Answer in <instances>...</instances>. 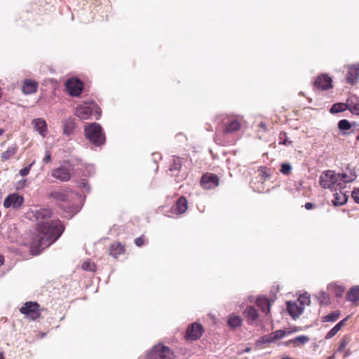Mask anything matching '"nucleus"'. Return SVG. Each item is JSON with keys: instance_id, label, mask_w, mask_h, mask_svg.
<instances>
[{"instance_id": "1", "label": "nucleus", "mask_w": 359, "mask_h": 359, "mask_svg": "<svg viewBox=\"0 0 359 359\" xmlns=\"http://www.w3.org/2000/svg\"><path fill=\"white\" fill-rule=\"evenodd\" d=\"M51 215L52 210L49 208H41L34 212L37 225V234L31 244L34 255H38L40 251L53 243L64 231V226L60 220H48Z\"/></svg>"}, {"instance_id": "2", "label": "nucleus", "mask_w": 359, "mask_h": 359, "mask_svg": "<svg viewBox=\"0 0 359 359\" xmlns=\"http://www.w3.org/2000/svg\"><path fill=\"white\" fill-rule=\"evenodd\" d=\"M319 183L322 188L328 189L332 191H337L338 189H344L346 187L339 182L338 174L331 170L323 172L320 176Z\"/></svg>"}, {"instance_id": "3", "label": "nucleus", "mask_w": 359, "mask_h": 359, "mask_svg": "<svg viewBox=\"0 0 359 359\" xmlns=\"http://www.w3.org/2000/svg\"><path fill=\"white\" fill-rule=\"evenodd\" d=\"M85 135L89 141L95 146H100L105 142L104 135L98 123H91L85 128Z\"/></svg>"}, {"instance_id": "4", "label": "nucleus", "mask_w": 359, "mask_h": 359, "mask_svg": "<svg viewBox=\"0 0 359 359\" xmlns=\"http://www.w3.org/2000/svg\"><path fill=\"white\" fill-rule=\"evenodd\" d=\"M147 359H175V355L169 347L158 344L147 354Z\"/></svg>"}, {"instance_id": "5", "label": "nucleus", "mask_w": 359, "mask_h": 359, "mask_svg": "<svg viewBox=\"0 0 359 359\" xmlns=\"http://www.w3.org/2000/svg\"><path fill=\"white\" fill-rule=\"evenodd\" d=\"M93 110L97 114V119H98L101 110L94 102H85L83 104L79 105L76 108L75 115L80 119L86 120L90 116Z\"/></svg>"}, {"instance_id": "6", "label": "nucleus", "mask_w": 359, "mask_h": 359, "mask_svg": "<svg viewBox=\"0 0 359 359\" xmlns=\"http://www.w3.org/2000/svg\"><path fill=\"white\" fill-rule=\"evenodd\" d=\"M72 169V166L69 163H65L54 169L52 171V176L61 182H67L71 178Z\"/></svg>"}, {"instance_id": "7", "label": "nucleus", "mask_w": 359, "mask_h": 359, "mask_svg": "<svg viewBox=\"0 0 359 359\" xmlns=\"http://www.w3.org/2000/svg\"><path fill=\"white\" fill-rule=\"evenodd\" d=\"M24 197L17 193H13L8 195L4 201V206L6 208H13L19 209L24 203Z\"/></svg>"}, {"instance_id": "8", "label": "nucleus", "mask_w": 359, "mask_h": 359, "mask_svg": "<svg viewBox=\"0 0 359 359\" xmlns=\"http://www.w3.org/2000/svg\"><path fill=\"white\" fill-rule=\"evenodd\" d=\"M20 312L32 320H35L40 316L39 305L36 302H26L20 308Z\"/></svg>"}, {"instance_id": "9", "label": "nucleus", "mask_w": 359, "mask_h": 359, "mask_svg": "<svg viewBox=\"0 0 359 359\" xmlns=\"http://www.w3.org/2000/svg\"><path fill=\"white\" fill-rule=\"evenodd\" d=\"M347 69L346 81L348 83L355 85L359 79V64L349 65L344 67Z\"/></svg>"}, {"instance_id": "10", "label": "nucleus", "mask_w": 359, "mask_h": 359, "mask_svg": "<svg viewBox=\"0 0 359 359\" xmlns=\"http://www.w3.org/2000/svg\"><path fill=\"white\" fill-rule=\"evenodd\" d=\"M83 83L76 78L69 79L66 81L67 90L72 96H79L83 90Z\"/></svg>"}, {"instance_id": "11", "label": "nucleus", "mask_w": 359, "mask_h": 359, "mask_svg": "<svg viewBox=\"0 0 359 359\" xmlns=\"http://www.w3.org/2000/svg\"><path fill=\"white\" fill-rule=\"evenodd\" d=\"M201 186L205 189H211L218 186L219 177L212 173L203 175L201 180Z\"/></svg>"}, {"instance_id": "12", "label": "nucleus", "mask_w": 359, "mask_h": 359, "mask_svg": "<svg viewBox=\"0 0 359 359\" xmlns=\"http://www.w3.org/2000/svg\"><path fill=\"white\" fill-rule=\"evenodd\" d=\"M203 329L201 324L194 323L187 327L186 337L187 339L194 341L203 334Z\"/></svg>"}, {"instance_id": "13", "label": "nucleus", "mask_w": 359, "mask_h": 359, "mask_svg": "<svg viewBox=\"0 0 359 359\" xmlns=\"http://www.w3.org/2000/svg\"><path fill=\"white\" fill-rule=\"evenodd\" d=\"M75 194L69 189H58L50 193V196L60 202L69 201Z\"/></svg>"}, {"instance_id": "14", "label": "nucleus", "mask_w": 359, "mask_h": 359, "mask_svg": "<svg viewBox=\"0 0 359 359\" xmlns=\"http://www.w3.org/2000/svg\"><path fill=\"white\" fill-rule=\"evenodd\" d=\"M332 79L327 74H322L318 76L315 81L314 86L316 88L325 90L332 88Z\"/></svg>"}, {"instance_id": "15", "label": "nucleus", "mask_w": 359, "mask_h": 359, "mask_svg": "<svg viewBox=\"0 0 359 359\" xmlns=\"http://www.w3.org/2000/svg\"><path fill=\"white\" fill-rule=\"evenodd\" d=\"M287 309L290 315L293 318H298L304 311V306L299 304L297 302H288Z\"/></svg>"}, {"instance_id": "16", "label": "nucleus", "mask_w": 359, "mask_h": 359, "mask_svg": "<svg viewBox=\"0 0 359 359\" xmlns=\"http://www.w3.org/2000/svg\"><path fill=\"white\" fill-rule=\"evenodd\" d=\"M243 313L247 318L248 324H256L259 315L258 311L254 306H247V308L244 310Z\"/></svg>"}, {"instance_id": "17", "label": "nucleus", "mask_w": 359, "mask_h": 359, "mask_svg": "<svg viewBox=\"0 0 359 359\" xmlns=\"http://www.w3.org/2000/svg\"><path fill=\"white\" fill-rule=\"evenodd\" d=\"M32 123L41 137H46L48 130L47 124L44 119L41 118H35L32 120Z\"/></svg>"}, {"instance_id": "18", "label": "nucleus", "mask_w": 359, "mask_h": 359, "mask_svg": "<svg viewBox=\"0 0 359 359\" xmlns=\"http://www.w3.org/2000/svg\"><path fill=\"white\" fill-rule=\"evenodd\" d=\"M348 109L354 115H359V97L352 95L346 100Z\"/></svg>"}, {"instance_id": "19", "label": "nucleus", "mask_w": 359, "mask_h": 359, "mask_svg": "<svg viewBox=\"0 0 359 359\" xmlns=\"http://www.w3.org/2000/svg\"><path fill=\"white\" fill-rule=\"evenodd\" d=\"M38 83L31 79L25 80L22 86V93L25 95H29L36 92Z\"/></svg>"}, {"instance_id": "20", "label": "nucleus", "mask_w": 359, "mask_h": 359, "mask_svg": "<svg viewBox=\"0 0 359 359\" xmlns=\"http://www.w3.org/2000/svg\"><path fill=\"white\" fill-rule=\"evenodd\" d=\"M257 306L260 309V310L268 315L270 313L271 310V302L264 297H258L256 299Z\"/></svg>"}, {"instance_id": "21", "label": "nucleus", "mask_w": 359, "mask_h": 359, "mask_svg": "<svg viewBox=\"0 0 359 359\" xmlns=\"http://www.w3.org/2000/svg\"><path fill=\"white\" fill-rule=\"evenodd\" d=\"M338 190L339 191H336L334 198L332 200V203L335 206L342 205L345 204L348 200V196L342 191L343 189Z\"/></svg>"}, {"instance_id": "22", "label": "nucleus", "mask_w": 359, "mask_h": 359, "mask_svg": "<svg viewBox=\"0 0 359 359\" xmlns=\"http://www.w3.org/2000/svg\"><path fill=\"white\" fill-rule=\"evenodd\" d=\"M172 209L177 214H182V213L185 212L186 210H187V199L184 196L180 197L177 200L175 205L172 208Z\"/></svg>"}, {"instance_id": "23", "label": "nucleus", "mask_w": 359, "mask_h": 359, "mask_svg": "<svg viewBox=\"0 0 359 359\" xmlns=\"http://www.w3.org/2000/svg\"><path fill=\"white\" fill-rule=\"evenodd\" d=\"M339 176V182H341L344 186L346 183H349L354 181L357 175L355 172H351L349 174L346 173H337Z\"/></svg>"}, {"instance_id": "24", "label": "nucleus", "mask_w": 359, "mask_h": 359, "mask_svg": "<svg viewBox=\"0 0 359 359\" xmlns=\"http://www.w3.org/2000/svg\"><path fill=\"white\" fill-rule=\"evenodd\" d=\"M241 123L236 120H231L226 126L224 132L226 133H234L241 128Z\"/></svg>"}, {"instance_id": "25", "label": "nucleus", "mask_w": 359, "mask_h": 359, "mask_svg": "<svg viewBox=\"0 0 359 359\" xmlns=\"http://www.w3.org/2000/svg\"><path fill=\"white\" fill-rule=\"evenodd\" d=\"M124 252L123 246L119 243H114L110 247L109 254L111 256L116 258Z\"/></svg>"}, {"instance_id": "26", "label": "nucleus", "mask_w": 359, "mask_h": 359, "mask_svg": "<svg viewBox=\"0 0 359 359\" xmlns=\"http://www.w3.org/2000/svg\"><path fill=\"white\" fill-rule=\"evenodd\" d=\"M242 319L239 316L232 314L229 316L227 323L232 329L239 327L242 325Z\"/></svg>"}, {"instance_id": "27", "label": "nucleus", "mask_w": 359, "mask_h": 359, "mask_svg": "<svg viewBox=\"0 0 359 359\" xmlns=\"http://www.w3.org/2000/svg\"><path fill=\"white\" fill-rule=\"evenodd\" d=\"M18 147L16 145L10 146L4 152L1 154V160L6 161L11 158L17 152Z\"/></svg>"}, {"instance_id": "28", "label": "nucleus", "mask_w": 359, "mask_h": 359, "mask_svg": "<svg viewBox=\"0 0 359 359\" xmlns=\"http://www.w3.org/2000/svg\"><path fill=\"white\" fill-rule=\"evenodd\" d=\"M347 299L352 303H356L359 300V285L354 286L350 290Z\"/></svg>"}, {"instance_id": "29", "label": "nucleus", "mask_w": 359, "mask_h": 359, "mask_svg": "<svg viewBox=\"0 0 359 359\" xmlns=\"http://www.w3.org/2000/svg\"><path fill=\"white\" fill-rule=\"evenodd\" d=\"M346 320V318H344V320L339 322L334 327H332L326 334L325 339H330L332 338L344 326L345 321Z\"/></svg>"}, {"instance_id": "30", "label": "nucleus", "mask_w": 359, "mask_h": 359, "mask_svg": "<svg viewBox=\"0 0 359 359\" xmlns=\"http://www.w3.org/2000/svg\"><path fill=\"white\" fill-rule=\"evenodd\" d=\"M327 288L329 290L333 292L337 297H341L345 291V287L337 283H331L328 285Z\"/></svg>"}, {"instance_id": "31", "label": "nucleus", "mask_w": 359, "mask_h": 359, "mask_svg": "<svg viewBox=\"0 0 359 359\" xmlns=\"http://www.w3.org/2000/svg\"><path fill=\"white\" fill-rule=\"evenodd\" d=\"M348 109L347 102H339L334 104L330 109L331 114H337Z\"/></svg>"}, {"instance_id": "32", "label": "nucleus", "mask_w": 359, "mask_h": 359, "mask_svg": "<svg viewBox=\"0 0 359 359\" xmlns=\"http://www.w3.org/2000/svg\"><path fill=\"white\" fill-rule=\"evenodd\" d=\"M74 128V122L70 120H65L63 121V132L65 134L69 135H70Z\"/></svg>"}, {"instance_id": "33", "label": "nucleus", "mask_w": 359, "mask_h": 359, "mask_svg": "<svg viewBox=\"0 0 359 359\" xmlns=\"http://www.w3.org/2000/svg\"><path fill=\"white\" fill-rule=\"evenodd\" d=\"M340 315V312L338 311H333L323 317V322H334L336 321Z\"/></svg>"}, {"instance_id": "34", "label": "nucleus", "mask_w": 359, "mask_h": 359, "mask_svg": "<svg viewBox=\"0 0 359 359\" xmlns=\"http://www.w3.org/2000/svg\"><path fill=\"white\" fill-rule=\"evenodd\" d=\"M297 302L304 307L308 306L311 303L310 296L307 293L302 294L299 295Z\"/></svg>"}, {"instance_id": "35", "label": "nucleus", "mask_w": 359, "mask_h": 359, "mask_svg": "<svg viewBox=\"0 0 359 359\" xmlns=\"http://www.w3.org/2000/svg\"><path fill=\"white\" fill-rule=\"evenodd\" d=\"M286 332L283 330H278L274 332L271 333V339L269 341H276L278 339H280L285 336Z\"/></svg>"}, {"instance_id": "36", "label": "nucleus", "mask_w": 359, "mask_h": 359, "mask_svg": "<svg viewBox=\"0 0 359 359\" xmlns=\"http://www.w3.org/2000/svg\"><path fill=\"white\" fill-rule=\"evenodd\" d=\"M181 165H182V159L178 157H174L173 163L170 168V170L171 172L179 170Z\"/></svg>"}, {"instance_id": "37", "label": "nucleus", "mask_w": 359, "mask_h": 359, "mask_svg": "<svg viewBox=\"0 0 359 359\" xmlns=\"http://www.w3.org/2000/svg\"><path fill=\"white\" fill-rule=\"evenodd\" d=\"M292 167L289 163H283L281 164L280 172L285 175H288L292 171Z\"/></svg>"}, {"instance_id": "38", "label": "nucleus", "mask_w": 359, "mask_h": 359, "mask_svg": "<svg viewBox=\"0 0 359 359\" xmlns=\"http://www.w3.org/2000/svg\"><path fill=\"white\" fill-rule=\"evenodd\" d=\"M351 123L346 119H342L338 123V128L340 130H347L351 128Z\"/></svg>"}, {"instance_id": "39", "label": "nucleus", "mask_w": 359, "mask_h": 359, "mask_svg": "<svg viewBox=\"0 0 359 359\" xmlns=\"http://www.w3.org/2000/svg\"><path fill=\"white\" fill-rule=\"evenodd\" d=\"M279 143L285 146L291 145L292 143V141L288 139L286 133H281L279 136Z\"/></svg>"}, {"instance_id": "40", "label": "nucleus", "mask_w": 359, "mask_h": 359, "mask_svg": "<svg viewBox=\"0 0 359 359\" xmlns=\"http://www.w3.org/2000/svg\"><path fill=\"white\" fill-rule=\"evenodd\" d=\"M317 297L320 304H327L329 302V296L325 292H320Z\"/></svg>"}, {"instance_id": "41", "label": "nucleus", "mask_w": 359, "mask_h": 359, "mask_svg": "<svg viewBox=\"0 0 359 359\" xmlns=\"http://www.w3.org/2000/svg\"><path fill=\"white\" fill-rule=\"evenodd\" d=\"M82 269L85 271H95L96 266L93 262L86 261L83 263Z\"/></svg>"}, {"instance_id": "42", "label": "nucleus", "mask_w": 359, "mask_h": 359, "mask_svg": "<svg viewBox=\"0 0 359 359\" xmlns=\"http://www.w3.org/2000/svg\"><path fill=\"white\" fill-rule=\"evenodd\" d=\"M294 343H299L300 344H305L309 341V338L304 335H301L295 337L292 340Z\"/></svg>"}, {"instance_id": "43", "label": "nucleus", "mask_w": 359, "mask_h": 359, "mask_svg": "<svg viewBox=\"0 0 359 359\" xmlns=\"http://www.w3.org/2000/svg\"><path fill=\"white\" fill-rule=\"evenodd\" d=\"M34 164V162L32 163L30 165H29L28 166L21 169L20 170V174L22 175V176H26L29 174V171H30V169L32 166V165Z\"/></svg>"}, {"instance_id": "44", "label": "nucleus", "mask_w": 359, "mask_h": 359, "mask_svg": "<svg viewBox=\"0 0 359 359\" xmlns=\"http://www.w3.org/2000/svg\"><path fill=\"white\" fill-rule=\"evenodd\" d=\"M352 198L355 203H359V188L353 189L352 191Z\"/></svg>"}, {"instance_id": "45", "label": "nucleus", "mask_w": 359, "mask_h": 359, "mask_svg": "<svg viewBox=\"0 0 359 359\" xmlns=\"http://www.w3.org/2000/svg\"><path fill=\"white\" fill-rule=\"evenodd\" d=\"M349 341L346 338H344L340 341V345L339 346L338 351H342V350L348 345Z\"/></svg>"}, {"instance_id": "46", "label": "nucleus", "mask_w": 359, "mask_h": 359, "mask_svg": "<svg viewBox=\"0 0 359 359\" xmlns=\"http://www.w3.org/2000/svg\"><path fill=\"white\" fill-rule=\"evenodd\" d=\"M51 160V154L50 151L46 150L45 152V156L43 158V161L46 163H49Z\"/></svg>"}, {"instance_id": "47", "label": "nucleus", "mask_w": 359, "mask_h": 359, "mask_svg": "<svg viewBox=\"0 0 359 359\" xmlns=\"http://www.w3.org/2000/svg\"><path fill=\"white\" fill-rule=\"evenodd\" d=\"M25 184H26V180H20L17 182L15 187H16V189H21L22 188L25 187Z\"/></svg>"}, {"instance_id": "48", "label": "nucleus", "mask_w": 359, "mask_h": 359, "mask_svg": "<svg viewBox=\"0 0 359 359\" xmlns=\"http://www.w3.org/2000/svg\"><path fill=\"white\" fill-rule=\"evenodd\" d=\"M269 339H271V334L262 337V339H261V341L262 343H271V342H273V341H269Z\"/></svg>"}, {"instance_id": "49", "label": "nucleus", "mask_w": 359, "mask_h": 359, "mask_svg": "<svg viewBox=\"0 0 359 359\" xmlns=\"http://www.w3.org/2000/svg\"><path fill=\"white\" fill-rule=\"evenodd\" d=\"M135 243L137 246H142L144 244V239L142 237H139L135 239Z\"/></svg>"}, {"instance_id": "50", "label": "nucleus", "mask_w": 359, "mask_h": 359, "mask_svg": "<svg viewBox=\"0 0 359 359\" xmlns=\"http://www.w3.org/2000/svg\"><path fill=\"white\" fill-rule=\"evenodd\" d=\"M304 207H305V208H306V210H311V209H312V208H313V203H305Z\"/></svg>"}, {"instance_id": "51", "label": "nucleus", "mask_w": 359, "mask_h": 359, "mask_svg": "<svg viewBox=\"0 0 359 359\" xmlns=\"http://www.w3.org/2000/svg\"><path fill=\"white\" fill-rule=\"evenodd\" d=\"M79 209L78 208H76L74 210V212H73L72 214H71V215H64V217H69V218H70V217H72V215H74L75 213H76L77 212H79Z\"/></svg>"}, {"instance_id": "52", "label": "nucleus", "mask_w": 359, "mask_h": 359, "mask_svg": "<svg viewBox=\"0 0 359 359\" xmlns=\"http://www.w3.org/2000/svg\"><path fill=\"white\" fill-rule=\"evenodd\" d=\"M259 127L263 128L264 130H266V125L263 122L259 123Z\"/></svg>"}, {"instance_id": "53", "label": "nucleus", "mask_w": 359, "mask_h": 359, "mask_svg": "<svg viewBox=\"0 0 359 359\" xmlns=\"http://www.w3.org/2000/svg\"><path fill=\"white\" fill-rule=\"evenodd\" d=\"M248 301L250 302H254L253 296H248Z\"/></svg>"}, {"instance_id": "54", "label": "nucleus", "mask_w": 359, "mask_h": 359, "mask_svg": "<svg viewBox=\"0 0 359 359\" xmlns=\"http://www.w3.org/2000/svg\"><path fill=\"white\" fill-rule=\"evenodd\" d=\"M4 263V257L0 255V266H1Z\"/></svg>"}, {"instance_id": "55", "label": "nucleus", "mask_w": 359, "mask_h": 359, "mask_svg": "<svg viewBox=\"0 0 359 359\" xmlns=\"http://www.w3.org/2000/svg\"><path fill=\"white\" fill-rule=\"evenodd\" d=\"M251 350V348L250 347H247L245 350H244V352L245 353H248L250 352Z\"/></svg>"}, {"instance_id": "56", "label": "nucleus", "mask_w": 359, "mask_h": 359, "mask_svg": "<svg viewBox=\"0 0 359 359\" xmlns=\"http://www.w3.org/2000/svg\"><path fill=\"white\" fill-rule=\"evenodd\" d=\"M5 130L2 128H0V136H1L4 133Z\"/></svg>"}, {"instance_id": "57", "label": "nucleus", "mask_w": 359, "mask_h": 359, "mask_svg": "<svg viewBox=\"0 0 359 359\" xmlns=\"http://www.w3.org/2000/svg\"><path fill=\"white\" fill-rule=\"evenodd\" d=\"M0 359H4L3 353L0 352Z\"/></svg>"}, {"instance_id": "58", "label": "nucleus", "mask_w": 359, "mask_h": 359, "mask_svg": "<svg viewBox=\"0 0 359 359\" xmlns=\"http://www.w3.org/2000/svg\"><path fill=\"white\" fill-rule=\"evenodd\" d=\"M327 359H334V357L331 356V357L327 358Z\"/></svg>"}, {"instance_id": "59", "label": "nucleus", "mask_w": 359, "mask_h": 359, "mask_svg": "<svg viewBox=\"0 0 359 359\" xmlns=\"http://www.w3.org/2000/svg\"><path fill=\"white\" fill-rule=\"evenodd\" d=\"M283 359H290V358L287 357V358H283Z\"/></svg>"}]
</instances>
